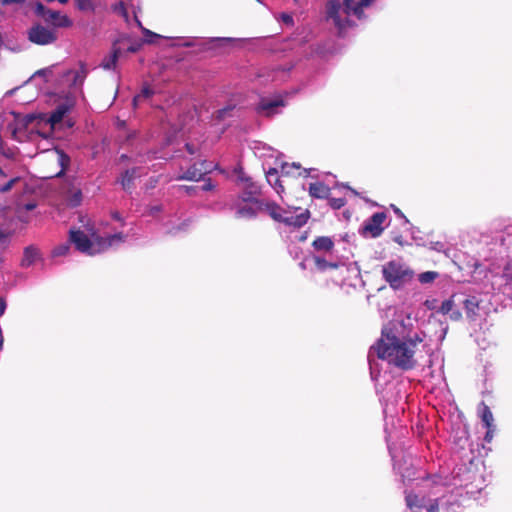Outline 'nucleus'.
<instances>
[{
    "label": "nucleus",
    "instance_id": "nucleus-1",
    "mask_svg": "<svg viewBox=\"0 0 512 512\" xmlns=\"http://www.w3.org/2000/svg\"><path fill=\"white\" fill-rule=\"evenodd\" d=\"M422 342L423 339L418 335L401 340L393 333L392 329L384 328L381 337L370 347L368 358L371 360L375 356L401 370L408 371L417 364L414 357L416 347Z\"/></svg>",
    "mask_w": 512,
    "mask_h": 512
},
{
    "label": "nucleus",
    "instance_id": "nucleus-2",
    "mask_svg": "<svg viewBox=\"0 0 512 512\" xmlns=\"http://www.w3.org/2000/svg\"><path fill=\"white\" fill-rule=\"evenodd\" d=\"M374 0H329L326 4V15L332 19L335 27L338 29L339 36H342L345 30L353 25L349 20L350 15L358 19L364 17L363 9L371 5Z\"/></svg>",
    "mask_w": 512,
    "mask_h": 512
},
{
    "label": "nucleus",
    "instance_id": "nucleus-3",
    "mask_svg": "<svg viewBox=\"0 0 512 512\" xmlns=\"http://www.w3.org/2000/svg\"><path fill=\"white\" fill-rule=\"evenodd\" d=\"M414 275V271L408 265L397 260L388 261L382 267L384 280L394 290L400 289L410 283Z\"/></svg>",
    "mask_w": 512,
    "mask_h": 512
},
{
    "label": "nucleus",
    "instance_id": "nucleus-4",
    "mask_svg": "<svg viewBox=\"0 0 512 512\" xmlns=\"http://www.w3.org/2000/svg\"><path fill=\"white\" fill-rule=\"evenodd\" d=\"M34 12L55 30L57 28H69L73 25L72 20L66 14H61L59 11L49 9L41 2L35 4Z\"/></svg>",
    "mask_w": 512,
    "mask_h": 512
},
{
    "label": "nucleus",
    "instance_id": "nucleus-5",
    "mask_svg": "<svg viewBox=\"0 0 512 512\" xmlns=\"http://www.w3.org/2000/svg\"><path fill=\"white\" fill-rule=\"evenodd\" d=\"M27 38L33 44L46 46L54 44L58 40V33L54 28L35 23L28 29Z\"/></svg>",
    "mask_w": 512,
    "mask_h": 512
},
{
    "label": "nucleus",
    "instance_id": "nucleus-6",
    "mask_svg": "<svg viewBox=\"0 0 512 512\" xmlns=\"http://www.w3.org/2000/svg\"><path fill=\"white\" fill-rule=\"evenodd\" d=\"M387 216L384 212H376L371 217H369L363 224L360 229V234L364 237L377 238L379 237L383 230V223L386 220Z\"/></svg>",
    "mask_w": 512,
    "mask_h": 512
},
{
    "label": "nucleus",
    "instance_id": "nucleus-7",
    "mask_svg": "<svg viewBox=\"0 0 512 512\" xmlns=\"http://www.w3.org/2000/svg\"><path fill=\"white\" fill-rule=\"evenodd\" d=\"M238 180L242 184V195L241 198L246 203L255 205V201H260L256 198L260 194V187L253 182L252 178L247 176L243 171L238 174Z\"/></svg>",
    "mask_w": 512,
    "mask_h": 512
},
{
    "label": "nucleus",
    "instance_id": "nucleus-8",
    "mask_svg": "<svg viewBox=\"0 0 512 512\" xmlns=\"http://www.w3.org/2000/svg\"><path fill=\"white\" fill-rule=\"evenodd\" d=\"M212 169L211 163L208 164L206 161H201L190 166L185 173L177 176L176 180L199 181L205 174L211 172Z\"/></svg>",
    "mask_w": 512,
    "mask_h": 512
},
{
    "label": "nucleus",
    "instance_id": "nucleus-9",
    "mask_svg": "<svg viewBox=\"0 0 512 512\" xmlns=\"http://www.w3.org/2000/svg\"><path fill=\"white\" fill-rule=\"evenodd\" d=\"M69 241L73 243L78 251L92 255L93 243L89 237L80 229H71L69 231Z\"/></svg>",
    "mask_w": 512,
    "mask_h": 512
},
{
    "label": "nucleus",
    "instance_id": "nucleus-10",
    "mask_svg": "<svg viewBox=\"0 0 512 512\" xmlns=\"http://www.w3.org/2000/svg\"><path fill=\"white\" fill-rule=\"evenodd\" d=\"M255 205L259 211L267 212L273 220L280 223L282 222L283 213H285V211L276 202L260 200L255 201Z\"/></svg>",
    "mask_w": 512,
    "mask_h": 512
},
{
    "label": "nucleus",
    "instance_id": "nucleus-11",
    "mask_svg": "<svg viewBox=\"0 0 512 512\" xmlns=\"http://www.w3.org/2000/svg\"><path fill=\"white\" fill-rule=\"evenodd\" d=\"M284 106V101L281 97L274 99L262 98L256 108L259 114L270 117L276 113L278 107Z\"/></svg>",
    "mask_w": 512,
    "mask_h": 512
},
{
    "label": "nucleus",
    "instance_id": "nucleus-12",
    "mask_svg": "<svg viewBox=\"0 0 512 512\" xmlns=\"http://www.w3.org/2000/svg\"><path fill=\"white\" fill-rule=\"evenodd\" d=\"M482 423L487 428L484 440L489 443L494 438L497 429L493 414L487 406L482 407Z\"/></svg>",
    "mask_w": 512,
    "mask_h": 512
},
{
    "label": "nucleus",
    "instance_id": "nucleus-13",
    "mask_svg": "<svg viewBox=\"0 0 512 512\" xmlns=\"http://www.w3.org/2000/svg\"><path fill=\"white\" fill-rule=\"evenodd\" d=\"M309 194L313 198L327 199L330 195V188L323 182H314L309 185Z\"/></svg>",
    "mask_w": 512,
    "mask_h": 512
},
{
    "label": "nucleus",
    "instance_id": "nucleus-14",
    "mask_svg": "<svg viewBox=\"0 0 512 512\" xmlns=\"http://www.w3.org/2000/svg\"><path fill=\"white\" fill-rule=\"evenodd\" d=\"M309 217H310V212L308 210H306L305 212H302L298 215H291V216H287V217L283 216L281 223H284L288 226H293L295 228H300L307 223Z\"/></svg>",
    "mask_w": 512,
    "mask_h": 512
},
{
    "label": "nucleus",
    "instance_id": "nucleus-15",
    "mask_svg": "<svg viewBox=\"0 0 512 512\" xmlns=\"http://www.w3.org/2000/svg\"><path fill=\"white\" fill-rule=\"evenodd\" d=\"M467 318L475 321L479 311V300L475 296H470L463 301Z\"/></svg>",
    "mask_w": 512,
    "mask_h": 512
},
{
    "label": "nucleus",
    "instance_id": "nucleus-16",
    "mask_svg": "<svg viewBox=\"0 0 512 512\" xmlns=\"http://www.w3.org/2000/svg\"><path fill=\"white\" fill-rule=\"evenodd\" d=\"M66 200L71 207H77L82 202V191L79 186L70 184L69 188L65 192Z\"/></svg>",
    "mask_w": 512,
    "mask_h": 512
},
{
    "label": "nucleus",
    "instance_id": "nucleus-17",
    "mask_svg": "<svg viewBox=\"0 0 512 512\" xmlns=\"http://www.w3.org/2000/svg\"><path fill=\"white\" fill-rule=\"evenodd\" d=\"M72 74L73 80L71 86L82 88L83 83L87 77L88 70L84 63L80 62V67L76 71L69 70L67 75Z\"/></svg>",
    "mask_w": 512,
    "mask_h": 512
},
{
    "label": "nucleus",
    "instance_id": "nucleus-18",
    "mask_svg": "<svg viewBox=\"0 0 512 512\" xmlns=\"http://www.w3.org/2000/svg\"><path fill=\"white\" fill-rule=\"evenodd\" d=\"M139 174H138V168H132V169H128L126 170L122 176H121V180H120V183H121V186L124 190L126 191H131V189L133 188L134 186V180L136 177H138Z\"/></svg>",
    "mask_w": 512,
    "mask_h": 512
},
{
    "label": "nucleus",
    "instance_id": "nucleus-19",
    "mask_svg": "<svg viewBox=\"0 0 512 512\" xmlns=\"http://www.w3.org/2000/svg\"><path fill=\"white\" fill-rule=\"evenodd\" d=\"M281 175L282 176H307V172L305 169H302L299 164L296 163H285L281 167Z\"/></svg>",
    "mask_w": 512,
    "mask_h": 512
},
{
    "label": "nucleus",
    "instance_id": "nucleus-20",
    "mask_svg": "<svg viewBox=\"0 0 512 512\" xmlns=\"http://www.w3.org/2000/svg\"><path fill=\"white\" fill-rule=\"evenodd\" d=\"M266 178L268 183L273 186V188L279 195H281L284 192V186L282 185L276 168H270L266 172Z\"/></svg>",
    "mask_w": 512,
    "mask_h": 512
},
{
    "label": "nucleus",
    "instance_id": "nucleus-21",
    "mask_svg": "<svg viewBox=\"0 0 512 512\" xmlns=\"http://www.w3.org/2000/svg\"><path fill=\"white\" fill-rule=\"evenodd\" d=\"M312 246L317 251L330 252L334 248V242L328 236H320L312 242Z\"/></svg>",
    "mask_w": 512,
    "mask_h": 512
},
{
    "label": "nucleus",
    "instance_id": "nucleus-22",
    "mask_svg": "<svg viewBox=\"0 0 512 512\" xmlns=\"http://www.w3.org/2000/svg\"><path fill=\"white\" fill-rule=\"evenodd\" d=\"M38 257V250L33 246H28L24 249L23 258L21 261L22 267L31 266Z\"/></svg>",
    "mask_w": 512,
    "mask_h": 512
},
{
    "label": "nucleus",
    "instance_id": "nucleus-23",
    "mask_svg": "<svg viewBox=\"0 0 512 512\" xmlns=\"http://www.w3.org/2000/svg\"><path fill=\"white\" fill-rule=\"evenodd\" d=\"M259 210L257 209V206L256 205H244V206H240L238 207L237 211H236V217L237 218H253L257 215V212Z\"/></svg>",
    "mask_w": 512,
    "mask_h": 512
},
{
    "label": "nucleus",
    "instance_id": "nucleus-24",
    "mask_svg": "<svg viewBox=\"0 0 512 512\" xmlns=\"http://www.w3.org/2000/svg\"><path fill=\"white\" fill-rule=\"evenodd\" d=\"M313 261L317 270L321 272L326 271L328 269H337L339 267L338 263L328 262L327 260L319 256H314Z\"/></svg>",
    "mask_w": 512,
    "mask_h": 512
},
{
    "label": "nucleus",
    "instance_id": "nucleus-25",
    "mask_svg": "<svg viewBox=\"0 0 512 512\" xmlns=\"http://www.w3.org/2000/svg\"><path fill=\"white\" fill-rule=\"evenodd\" d=\"M118 57H119V49H114L112 54L110 55V57L108 59L103 60L101 66L104 69L114 68L117 63Z\"/></svg>",
    "mask_w": 512,
    "mask_h": 512
},
{
    "label": "nucleus",
    "instance_id": "nucleus-26",
    "mask_svg": "<svg viewBox=\"0 0 512 512\" xmlns=\"http://www.w3.org/2000/svg\"><path fill=\"white\" fill-rule=\"evenodd\" d=\"M439 276V273L436 271H426L418 276V280L422 284H428L432 283L437 277Z\"/></svg>",
    "mask_w": 512,
    "mask_h": 512
},
{
    "label": "nucleus",
    "instance_id": "nucleus-27",
    "mask_svg": "<svg viewBox=\"0 0 512 512\" xmlns=\"http://www.w3.org/2000/svg\"><path fill=\"white\" fill-rule=\"evenodd\" d=\"M67 109L64 106H59L50 116V122L56 124L62 121Z\"/></svg>",
    "mask_w": 512,
    "mask_h": 512
},
{
    "label": "nucleus",
    "instance_id": "nucleus-28",
    "mask_svg": "<svg viewBox=\"0 0 512 512\" xmlns=\"http://www.w3.org/2000/svg\"><path fill=\"white\" fill-rule=\"evenodd\" d=\"M123 236L122 234H113V235H110L106 238H99L98 239V244L105 248V247H109L113 244V242L118 239V240H122Z\"/></svg>",
    "mask_w": 512,
    "mask_h": 512
},
{
    "label": "nucleus",
    "instance_id": "nucleus-29",
    "mask_svg": "<svg viewBox=\"0 0 512 512\" xmlns=\"http://www.w3.org/2000/svg\"><path fill=\"white\" fill-rule=\"evenodd\" d=\"M405 501H406V505L412 509L414 507H418V508H421L422 505L419 503V498L416 494L414 493H409L406 495L405 497Z\"/></svg>",
    "mask_w": 512,
    "mask_h": 512
},
{
    "label": "nucleus",
    "instance_id": "nucleus-30",
    "mask_svg": "<svg viewBox=\"0 0 512 512\" xmlns=\"http://www.w3.org/2000/svg\"><path fill=\"white\" fill-rule=\"evenodd\" d=\"M154 94V91L149 86H143L141 93L133 98L134 106L141 98H150Z\"/></svg>",
    "mask_w": 512,
    "mask_h": 512
},
{
    "label": "nucleus",
    "instance_id": "nucleus-31",
    "mask_svg": "<svg viewBox=\"0 0 512 512\" xmlns=\"http://www.w3.org/2000/svg\"><path fill=\"white\" fill-rule=\"evenodd\" d=\"M328 199V203L330 205V207L334 210H338L340 208H342L343 206H345L346 204V199L345 198H327Z\"/></svg>",
    "mask_w": 512,
    "mask_h": 512
},
{
    "label": "nucleus",
    "instance_id": "nucleus-32",
    "mask_svg": "<svg viewBox=\"0 0 512 512\" xmlns=\"http://www.w3.org/2000/svg\"><path fill=\"white\" fill-rule=\"evenodd\" d=\"M69 250H70L69 243H64V244H61V245L55 247L53 249L52 254H53V256H56V257L57 256H65L66 254H68Z\"/></svg>",
    "mask_w": 512,
    "mask_h": 512
},
{
    "label": "nucleus",
    "instance_id": "nucleus-33",
    "mask_svg": "<svg viewBox=\"0 0 512 512\" xmlns=\"http://www.w3.org/2000/svg\"><path fill=\"white\" fill-rule=\"evenodd\" d=\"M20 181V177H14L10 179L8 182H6L4 185L0 186V193H7L9 192L16 183Z\"/></svg>",
    "mask_w": 512,
    "mask_h": 512
},
{
    "label": "nucleus",
    "instance_id": "nucleus-34",
    "mask_svg": "<svg viewBox=\"0 0 512 512\" xmlns=\"http://www.w3.org/2000/svg\"><path fill=\"white\" fill-rule=\"evenodd\" d=\"M76 7L81 11L93 10L91 0H75Z\"/></svg>",
    "mask_w": 512,
    "mask_h": 512
},
{
    "label": "nucleus",
    "instance_id": "nucleus-35",
    "mask_svg": "<svg viewBox=\"0 0 512 512\" xmlns=\"http://www.w3.org/2000/svg\"><path fill=\"white\" fill-rule=\"evenodd\" d=\"M452 308H453V300L448 299V300H445L442 302V304L440 306V312L443 314H447L452 310Z\"/></svg>",
    "mask_w": 512,
    "mask_h": 512
},
{
    "label": "nucleus",
    "instance_id": "nucleus-36",
    "mask_svg": "<svg viewBox=\"0 0 512 512\" xmlns=\"http://www.w3.org/2000/svg\"><path fill=\"white\" fill-rule=\"evenodd\" d=\"M180 188L183 189L188 195H193L194 192L196 191V187H194V186L183 185V186H180Z\"/></svg>",
    "mask_w": 512,
    "mask_h": 512
},
{
    "label": "nucleus",
    "instance_id": "nucleus-37",
    "mask_svg": "<svg viewBox=\"0 0 512 512\" xmlns=\"http://www.w3.org/2000/svg\"><path fill=\"white\" fill-rule=\"evenodd\" d=\"M7 304L4 298L0 297V317L4 315Z\"/></svg>",
    "mask_w": 512,
    "mask_h": 512
},
{
    "label": "nucleus",
    "instance_id": "nucleus-38",
    "mask_svg": "<svg viewBox=\"0 0 512 512\" xmlns=\"http://www.w3.org/2000/svg\"><path fill=\"white\" fill-rule=\"evenodd\" d=\"M282 20L286 24H290V25L293 24V18L289 14H286V13L282 14Z\"/></svg>",
    "mask_w": 512,
    "mask_h": 512
},
{
    "label": "nucleus",
    "instance_id": "nucleus-39",
    "mask_svg": "<svg viewBox=\"0 0 512 512\" xmlns=\"http://www.w3.org/2000/svg\"><path fill=\"white\" fill-rule=\"evenodd\" d=\"M391 207L393 208L394 213L398 217L404 218L405 221L408 222V220L406 219L405 215L403 214V212L398 207H396L395 205H391Z\"/></svg>",
    "mask_w": 512,
    "mask_h": 512
},
{
    "label": "nucleus",
    "instance_id": "nucleus-40",
    "mask_svg": "<svg viewBox=\"0 0 512 512\" xmlns=\"http://www.w3.org/2000/svg\"><path fill=\"white\" fill-rule=\"evenodd\" d=\"M60 157H61V165L64 168L69 163L70 159L64 153H61Z\"/></svg>",
    "mask_w": 512,
    "mask_h": 512
},
{
    "label": "nucleus",
    "instance_id": "nucleus-41",
    "mask_svg": "<svg viewBox=\"0 0 512 512\" xmlns=\"http://www.w3.org/2000/svg\"><path fill=\"white\" fill-rule=\"evenodd\" d=\"M214 188V185L211 183V180L208 179V181L202 186V190L204 191H210Z\"/></svg>",
    "mask_w": 512,
    "mask_h": 512
},
{
    "label": "nucleus",
    "instance_id": "nucleus-42",
    "mask_svg": "<svg viewBox=\"0 0 512 512\" xmlns=\"http://www.w3.org/2000/svg\"><path fill=\"white\" fill-rule=\"evenodd\" d=\"M3 4H20L25 2L26 0H1Z\"/></svg>",
    "mask_w": 512,
    "mask_h": 512
},
{
    "label": "nucleus",
    "instance_id": "nucleus-43",
    "mask_svg": "<svg viewBox=\"0 0 512 512\" xmlns=\"http://www.w3.org/2000/svg\"><path fill=\"white\" fill-rule=\"evenodd\" d=\"M7 234L0 230V244H6Z\"/></svg>",
    "mask_w": 512,
    "mask_h": 512
},
{
    "label": "nucleus",
    "instance_id": "nucleus-44",
    "mask_svg": "<svg viewBox=\"0 0 512 512\" xmlns=\"http://www.w3.org/2000/svg\"><path fill=\"white\" fill-rule=\"evenodd\" d=\"M185 147H186V150H187V152L189 154H194L195 153V148H194V146L192 144L187 143L185 145Z\"/></svg>",
    "mask_w": 512,
    "mask_h": 512
},
{
    "label": "nucleus",
    "instance_id": "nucleus-45",
    "mask_svg": "<svg viewBox=\"0 0 512 512\" xmlns=\"http://www.w3.org/2000/svg\"><path fill=\"white\" fill-rule=\"evenodd\" d=\"M436 511H438V504L437 503L431 504L429 506V508H427V512H436Z\"/></svg>",
    "mask_w": 512,
    "mask_h": 512
},
{
    "label": "nucleus",
    "instance_id": "nucleus-46",
    "mask_svg": "<svg viewBox=\"0 0 512 512\" xmlns=\"http://www.w3.org/2000/svg\"><path fill=\"white\" fill-rule=\"evenodd\" d=\"M227 111H228L227 109L219 110L218 111V113H219L218 117L219 118H223L225 116V114L227 113Z\"/></svg>",
    "mask_w": 512,
    "mask_h": 512
},
{
    "label": "nucleus",
    "instance_id": "nucleus-47",
    "mask_svg": "<svg viewBox=\"0 0 512 512\" xmlns=\"http://www.w3.org/2000/svg\"><path fill=\"white\" fill-rule=\"evenodd\" d=\"M7 175L5 173V171L0 167V179H3L5 178Z\"/></svg>",
    "mask_w": 512,
    "mask_h": 512
},
{
    "label": "nucleus",
    "instance_id": "nucleus-48",
    "mask_svg": "<svg viewBox=\"0 0 512 512\" xmlns=\"http://www.w3.org/2000/svg\"><path fill=\"white\" fill-rule=\"evenodd\" d=\"M119 6L122 7V11L124 14H126V8H125V4L123 2H120L119 3Z\"/></svg>",
    "mask_w": 512,
    "mask_h": 512
},
{
    "label": "nucleus",
    "instance_id": "nucleus-49",
    "mask_svg": "<svg viewBox=\"0 0 512 512\" xmlns=\"http://www.w3.org/2000/svg\"><path fill=\"white\" fill-rule=\"evenodd\" d=\"M45 72H46V70L42 69V70H38L35 74H37V75H44Z\"/></svg>",
    "mask_w": 512,
    "mask_h": 512
},
{
    "label": "nucleus",
    "instance_id": "nucleus-50",
    "mask_svg": "<svg viewBox=\"0 0 512 512\" xmlns=\"http://www.w3.org/2000/svg\"><path fill=\"white\" fill-rule=\"evenodd\" d=\"M3 342H4V338H3V336H1V338H0V349H1V348H2V346H3Z\"/></svg>",
    "mask_w": 512,
    "mask_h": 512
},
{
    "label": "nucleus",
    "instance_id": "nucleus-51",
    "mask_svg": "<svg viewBox=\"0 0 512 512\" xmlns=\"http://www.w3.org/2000/svg\"><path fill=\"white\" fill-rule=\"evenodd\" d=\"M3 46V39H0V48Z\"/></svg>",
    "mask_w": 512,
    "mask_h": 512
}]
</instances>
